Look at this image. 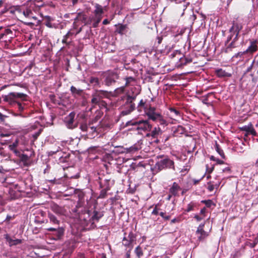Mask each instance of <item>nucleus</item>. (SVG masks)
<instances>
[{"label": "nucleus", "instance_id": "f257e3e1", "mask_svg": "<svg viewBox=\"0 0 258 258\" xmlns=\"http://www.w3.org/2000/svg\"><path fill=\"white\" fill-rule=\"evenodd\" d=\"M3 98L4 101L8 103L10 106L17 108L20 112L25 109V104L22 103L27 100V95L24 93L11 92L3 96Z\"/></svg>", "mask_w": 258, "mask_h": 258}, {"label": "nucleus", "instance_id": "f03ea898", "mask_svg": "<svg viewBox=\"0 0 258 258\" xmlns=\"http://www.w3.org/2000/svg\"><path fill=\"white\" fill-rule=\"evenodd\" d=\"M126 126L132 125L134 129L138 131V133L141 134L142 132H146L151 128V125L147 120L136 119L131 120L126 122Z\"/></svg>", "mask_w": 258, "mask_h": 258}, {"label": "nucleus", "instance_id": "7ed1b4c3", "mask_svg": "<svg viewBox=\"0 0 258 258\" xmlns=\"http://www.w3.org/2000/svg\"><path fill=\"white\" fill-rule=\"evenodd\" d=\"M93 12L94 15L90 16L88 19V23L92 24L94 28L98 26V24L100 22L102 18V14L104 13V10L105 7H103L101 5L96 4Z\"/></svg>", "mask_w": 258, "mask_h": 258}, {"label": "nucleus", "instance_id": "20e7f679", "mask_svg": "<svg viewBox=\"0 0 258 258\" xmlns=\"http://www.w3.org/2000/svg\"><path fill=\"white\" fill-rule=\"evenodd\" d=\"M242 28V25L238 22H234L233 23L232 26L229 29V32L231 33L230 36H229L227 38V42H229L231 40L232 37L233 35H235V36L234 38V40H236L238 38V34Z\"/></svg>", "mask_w": 258, "mask_h": 258}, {"label": "nucleus", "instance_id": "39448f33", "mask_svg": "<svg viewBox=\"0 0 258 258\" xmlns=\"http://www.w3.org/2000/svg\"><path fill=\"white\" fill-rule=\"evenodd\" d=\"M156 166L161 170L165 168H174V162L168 158H164L157 162Z\"/></svg>", "mask_w": 258, "mask_h": 258}, {"label": "nucleus", "instance_id": "423d86ee", "mask_svg": "<svg viewBox=\"0 0 258 258\" xmlns=\"http://www.w3.org/2000/svg\"><path fill=\"white\" fill-rule=\"evenodd\" d=\"M48 217L49 219L50 222L52 224L56 225V227L49 228L47 229V230H48L49 231H55L57 229H58L59 233V234L62 233V229L61 228V229L59 228V227L58 226V225L59 224V221L57 219V218H56V217L54 215H53V214H52L51 213H48Z\"/></svg>", "mask_w": 258, "mask_h": 258}, {"label": "nucleus", "instance_id": "0eeeda50", "mask_svg": "<svg viewBox=\"0 0 258 258\" xmlns=\"http://www.w3.org/2000/svg\"><path fill=\"white\" fill-rule=\"evenodd\" d=\"M75 116L76 113L74 112H72L64 118V122L68 128L72 129L76 126L74 124Z\"/></svg>", "mask_w": 258, "mask_h": 258}, {"label": "nucleus", "instance_id": "6e6552de", "mask_svg": "<svg viewBox=\"0 0 258 258\" xmlns=\"http://www.w3.org/2000/svg\"><path fill=\"white\" fill-rule=\"evenodd\" d=\"M145 112L149 118L153 121H156L161 115L160 113L156 111V109L153 107H150L145 111Z\"/></svg>", "mask_w": 258, "mask_h": 258}, {"label": "nucleus", "instance_id": "1a4fd4ad", "mask_svg": "<svg viewBox=\"0 0 258 258\" xmlns=\"http://www.w3.org/2000/svg\"><path fill=\"white\" fill-rule=\"evenodd\" d=\"M258 42L257 40H251L250 42V45L248 47L247 49L243 52H239L235 56L237 57L238 55H241L245 53H252L256 51H257L258 47H257Z\"/></svg>", "mask_w": 258, "mask_h": 258}, {"label": "nucleus", "instance_id": "9d476101", "mask_svg": "<svg viewBox=\"0 0 258 258\" xmlns=\"http://www.w3.org/2000/svg\"><path fill=\"white\" fill-rule=\"evenodd\" d=\"M204 225L205 224H200L196 231L198 239L200 241L204 240L209 235V232L204 230Z\"/></svg>", "mask_w": 258, "mask_h": 258}, {"label": "nucleus", "instance_id": "9b49d317", "mask_svg": "<svg viewBox=\"0 0 258 258\" xmlns=\"http://www.w3.org/2000/svg\"><path fill=\"white\" fill-rule=\"evenodd\" d=\"M100 131V128L89 126L88 130L86 133V135H87L90 138H94L98 135V133Z\"/></svg>", "mask_w": 258, "mask_h": 258}, {"label": "nucleus", "instance_id": "f8f14e48", "mask_svg": "<svg viewBox=\"0 0 258 258\" xmlns=\"http://www.w3.org/2000/svg\"><path fill=\"white\" fill-rule=\"evenodd\" d=\"M241 131H245L247 134H251L252 135L256 136V133L254 129L252 124L250 123L247 125H244L240 128Z\"/></svg>", "mask_w": 258, "mask_h": 258}, {"label": "nucleus", "instance_id": "ddd939ff", "mask_svg": "<svg viewBox=\"0 0 258 258\" xmlns=\"http://www.w3.org/2000/svg\"><path fill=\"white\" fill-rule=\"evenodd\" d=\"M162 134V131L159 127H155L150 133L147 134V137H152L153 138H157Z\"/></svg>", "mask_w": 258, "mask_h": 258}, {"label": "nucleus", "instance_id": "4468645a", "mask_svg": "<svg viewBox=\"0 0 258 258\" xmlns=\"http://www.w3.org/2000/svg\"><path fill=\"white\" fill-rule=\"evenodd\" d=\"M51 208L53 212L58 215H63L66 213L65 209L57 205H53Z\"/></svg>", "mask_w": 258, "mask_h": 258}, {"label": "nucleus", "instance_id": "2eb2a0df", "mask_svg": "<svg viewBox=\"0 0 258 258\" xmlns=\"http://www.w3.org/2000/svg\"><path fill=\"white\" fill-rule=\"evenodd\" d=\"M17 156L19 157L20 161L23 163L24 166H28L30 165V157L28 155L22 154L19 152V155Z\"/></svg>", "mask_w": 258, "mask_h": 258}, {"label": "nucleus", "instance_id": "dca6fc26", "mask_svg": "<svg viewBox=\"0 0 258 258\" xmlns=\"http://www.w3.org/2000/svg\"><path fill=\"white\" fill-rule=\"evenodd\" d=\"M181 189L180 186L176 182H173L172 186L169 189V192L173 196H176L178 192Z\"/></svg>", "mask_w": 258, "mask_h": 258}, {"label": "nucleus", "instance_id": "f3484780", "mask_svg": "<svg viewBox=\"0 0 258 258\" xmlns=\"http://www.w3.org/2000/svg\"><path fill=\"white\" fill-rule=\"evenodd\" d=\"M116 30L115 32L120 35H123L125 34L127 32V26L126 25L123 24H118L116 25Z\"/></svg>", "mask_w": 258, "mask_h": 258}, {"label": "nucleus", "instance_id": "a211bd4d", "mask_svg": "<svg viewBox=\"0 0 258 258\" xmlns=\"http://www.w3.org/2000/svg\"><path fill=\"white\" fill-rule=\"evenodd\" d=\"M115 79L116 76L114 75L107 76L105 80V85L108 86L112 85L115 82Z\"/></svg>", "mask_w": 258, "mask_h": 258}, {"label": "nucleus", "instance_id": "6ab92c4d", "mask_svg": "<svg viewBox=\"0 0 258 258\" xmlns=\"http://www.w3.org/2000/svg\"><path fill=\"white\" fill-rule=\"evenodd\" d=\"M216 74L219 77H230L231 76V74L226 72L225 70L222 69H217L216 71Z\"/></svg>", "mask_w": 258, "mask_h": 258}, {"label": "nucleus", "instance_id": "aec40b11", "mask_svg": "<svg viewBox=\"0 0 258 258\" xmlns=\"http://www.w3.org/2000/svg\"><path fill=\"white\" fill-rule=\"evenodd\" d=\"M135 107V105L134 104L132 103V102H130L127 103L126 105V109L122 111V114L123 115H127L129 114L131 112L134 110Z\"/></svg>", "mask_w": 258, "mask_h": 258}, {"label": "nucleus", "instance_id": "412c9836", "mask_svg": "<svg viewBox=\"0 0 258 258\" xmlns=\"http://www.w3.org/2000/svg\"><path fill=\"white\" fill-rule=\"evenodd\" d=\"M6 239L10 246L17 245L21 243V240L19 239H12L8 234L6 235Z\"/></svg>", "mask_w": 258, "mask_h": 258}, {"label": "nucleus", "instance_id": "4be33fe9", "mask_svg": "<svg viewBox=\"0 0 258 258\" xmlns=\"http://www.w3.org/2000/svg\"><path fill=\"white\" fill-rule=\"evenodd\" d=\"M18 146V141L16 140L14 143L12 144H10L9 146V148L10 150L12 151L16 155H19V151L16 149V148Z\"/></svg>", "mask_w": 258, "mask_h": 258}, {"label": "nucleus", "instance_id": "5701e85b", "mask_svg": "<svg viewBox=\"0 0 258 258\" xmlns=\"http://www.w3.org/2000/svg\"><path fill=\"white\" fill-rule=\"evenodd\" d=\"M23 14L26 18L36 19V17L33 16V13L30 9H26L23 11Z\"/></svg>", "mask_w": 258, "mask_h": 258}, {"label": "nucleus", "instance_id": "b1692460", "mask_svg": "<svg viewBox=\"0 0 258 258\" xmlns=\"http://www.w3.org/2000/svg\"><path fill=\"white\" fill-rule=\"evenodd\" d=\"M73 35V33L69 31L66 35L63 36V38L62 40V42L63 43H65L67 45H69L71 42V41H69L70 37Z\"/></svg>", "mask_w": 258, "mask_h": 258}, {"label": "nucleus", "instance_id": "393cba45", "mask_svg": "<svg viewBox=\"0 0 258 258\" xmlns=\"http://www.w3.org/2000/svg\"><path fill=\"white\" fill-rule=\"evenodd\" d=\"M95 93L97 94V96H99L101 99L107 97L109 95L108 92L106 91L99 90L96 91Z\"/></svg>", "mask_w": 258, "mask_h": 258}, {"label": "nucleus", "instance_id": "a878e982", "mask_svg": "<svg viewBox=\"0 0 258 258\" xmlns=\"http://www.w3.org/2000/svg\"><path fill=\"white\" fill-rule=\"evenodd\" d=\"M91 102L94 104H99L101 102V99L97 96V94L94 93L93 94V97L91 99Z\"/></svg>", "mask_w": 258, "mask_h": 258}, {"label": "nucleus", "instance_id": "bb28decb", "mask_svg": "<svg viewBox=\"0 0 258 258\" xmlns=\"http://www.w3.org/2000/svg\"><path fill=\"white\" fill-rule=\"evenodd\" d=\"M70 90L73 95H80L83 92L82 90L77 89L73 86L71 87Z\"/></svg>", "mask_w": 258, "mask_h": 258}, {"label": "nucleus", "instance_id": "cd10ccee", "mask_svg": "<svg viewBox=\"0 0 258 258\" xmlns=\"http://www.w3.org/2000/svg\"><path fill=\"white\" fill-rule=\"evenodd\" d=\"M140 147L138 145H134L133 146L126 148V152L127 153H134L140 149Z\"/></svg>", "mask_w": 258, "mask_h": 258}, {"label": "nucleus", "instance_id": "c85d7f7f", "mask_svg": "<svg viewBox=\"0 0 258 258\" xmlns=\"http://www.w3.org/2000/svg\"><path fill=\"white\" fill-rule=\"evenodd\" d=\"M122 243L125 246H127L130 248V249H132L133 246L132 245V242H130V240L127 238L126 236H124L122 240Z\"/></svg>", "mask_w": 258, "mask_h": 258}, {"label": "nucleus", "instance_id": "c756f323", "mask_svg": "<svg viewBox=\"0 0 258 258\" xmlns=\"http://www.w3.org/2000/svg\"><path fill=\"white\" fill-rule=\"evenodd\" d=\"M138 108L140 111H142V109H144L145 111L148 108V105L145 104V103L143 101V100H141L139 103Z\"/></svg>", "mask_w": 258, "mask_h": 258}, {"label": "nucleus", "instance_id": "7c9ffc66", "mask_svg": "<svg viewBox=\"0 0 258 258\" xmlns=\"http://www.w3.org/2000/svg\"><path fill=\"white\" fill-rule=\"evenodd\" d=\"M169 111L172 114V116L173 117H177L180 116L179 111L174 108H170Z\"/></svg>", "mask_w": 258, "mask_h": 258}, {"label": "nucleus", "instance_id": "2f4dec72", "mask_svg": "<svg viewBox=\"0 0 258 258\" xmlns=\"http://www.w3.org/2000/svg\"><path fill=\"white\" fill-rule=\"evenodd\" d=\"M215 149L216 151L218 153V154L221 156V157L224 159L225 158V155L223 151L220 148L219 145L217 144V143H216L215 145Z\"/></svg>", "mask_w": 258, "mask_h": 258}, {"label": "nucleus", "instance_id": "473e14b6", "mask_svg": "<svg viewBox=\"0 0 258 258\" xmlns=\"http://www.w3.org/2000/svg\"><path fill=\"white\" fill-rule=\"evenodd\" d=\"M90 82L94 86H98L99 85V80L96 77H91L90 80Z\"/></svg>", "mask_w": 258, "mask_h": 258}, {"label": "nucleus", "instance_id": "72a5a7b5", "mask_svg": "<svg viewBox=\"0 0 258 258\" xmlns=\"http://www.w3.org/2000/svg\"><path fill=\"white\" fill-rule=\"evenodd\" d=\"M102 216V215L101 213H99L96 211H94L92 218L93 220L98 221Z\"/></svg>", "mask_w": 258, "mask_h": 258}, {"label": "nucleus", "instance_id": "f704fd0d", "mask_svg": "<svg viewBox=\"0 0 258 258\" xmlns=\"http://www.w3.org/2000/svg\"><path fill=\"white\" fill-rule=\"evenodd\" d=\"M126 237L128 240H130V242H132V243L136 240L135 234L132 232H130L128 236Z\"/></svg>", "mask_w": 258, "mask_h": 258}, {"label": "nucleus", "instance_id": "c9c22d12", "mask_svg": "<svg viewBox=\"0 0 258 258\" xmlns=\"http://www.w3.org/2000/svg\"><path fill=\"white\" fill-rule=\"evenodd\" d=\"M135 252L139 257H140V256L143 255L142 249L140 246H137L136 247L135 249Z\"/></svg>", "mask_w": 258, "mask_h": 258}, {"label": "nucleus", "instance_id": "e433bc0d", "mask_svg": "<svg viewBox=\"0 0 258 258\" xmlns=\"http://www.w3.org/2000/svg\"><path fill=\"white\" fill-rule=\"evenodd\" d=\"M89 127V126H88L87 124L83 123L81 124L80 128L82 131L86 132L87 133Z\"/></svg>", "mask_w": 258, "mask_h": 258}, {"label": "nucleus", "instance_id": "4c0bfd02", "mask_svg": "<svg viewBox=\"0 0 258 258\" xmlns=\"http://www.w3.org/2000/svg\"><path fill=\"white\" fill-rule=\"evenodd\" d=\"M156 121H158L161 125H165L166 124V120L163 118V117L161 116H160V117L157 119Z\"/></svg>", "mask_w": 258, "mask_h": 258}, {"label": "nucleus", "instance_id": "58836bf2", "mask_svg": "<svg viewBox=\"0 0 258 258\" xmlns=\"http://www.w3.org/2000/svg\"><path fill=\"white\" fill-rule=\"evenodd\" d=\"M202 202L205 204L207 207H211L212 205H214L212 201L210 200L203 201Z\"/></svg>", "mask_w": 258, "mask_h": 258}, {"label": "nucleus", "instance_id": "ea45409f", "mask_svg": "<svg viewBox=\"0 0 258 258\" xmlns=\"http://www.w3.org/2000/svg\"><path fill=\"white\" fill-rule=\"evenodd\" d=\"M235 40H234L229 44V45L226 48L225 51L226 52H228L229 51L231 50L232 48H234L235 46L234 45V41Z\"/></svg>", "mask_w": 258, "mask_h": 258}, {"label": "nucleus", "instance_id": "a19ab883", "mask_svg": "<svg viewBox=\"0 0 258 258\" xmlns=\"http://www.w3.org/2000/svg\"><path fill=\"white\" fill-rule=\"evenodd\" d=\"M194 206H195L194 204L192 203H190V204H189L187 205V208L186 210H185V211L189 212L193 210V208H194Z\"/></svg>", "mask_w": 258, "mask_h": 258}, {"label": "nucleus", "instance_id": "79ce46f5", "mask_svg": "<svg viewBox=\"0 0 258 258\" xmlns=\"http://www.w3.org/2000/svg\"><path fill=\"white\" fill-rule=\"evenodd\" d=\"M211 159L214 161H216L217 163H218L220 164H222L224 163V161L220 160L219 159H216L214 156H211Z\"/></svg>", "mask_w": 258, "mask_h": 258}, {"label": "nucleus", "instance_id": "37998d69", "mask_svg": "<svg viewBox=\"0 0 258 258\" xmlns=\"http://www.w3.org/2000/svg\"><path fill=\"white\" fill-rule=\"evenodd\" d=\"M159 215L164 219L167 220L170 219L169 216H165V213L163 212H160Z\"/></svg>", "mask_w": 258, "mask_h": 258}, {"label": "nucleus", "instance_id": "c03bdc74", "mask_svg": "<svg viewBox=\"0 0 258 258\" xmlns=\"http://www.w3.org/2000/svg\"><path fill=\"white\" fill-rule=\"evenodd\" d=\"M208 184H209V186L208 187V190L210 191H212L215 188V185L211 184V182L208 183Z\"/></svg>", "mask_w": 258, "mask_h": 258}, {"label": "nucleus", "instance_id": "a18cd8bd", "mask_svg": "<svg viewBox=\"0 0 258 258\" xmlns=\"http://www.w3.org/2000/svg\"><path fill=\"white\" fill-rule=\"evenodd\" d=\"M4 34L5 35H8L10 34H12V31L11 30L9 29H6L4 31Z\"/></svg>", "mask_w": 258, "mask_h": 258}, {"label": "nucleus", "instance_id": "49530a36", "mask_svg": "<svg viewBox=\"0 0 258 258\" xmlns=\"http://www.w3.org/2000/svg\"><path fill=\"white\" fill-rule=\"evenodd\" d=\"M134 80L133 77H128L126 78V85H127L131 82Z\"/></svg>", "mask_w": 258, "mask_h": 258}, {"label": "nucleus", "instance_id": "de8ad7c7", "mask_svg": "<svg viewBox=\"0 0 258 258\" xmlns=\"http://www.w3.org/2000/svg\"><path fill=\"white\" fill-rule=\"evenodd\" d=\"M158 213H159L158 209L157 208V205H156L155 208L154 209V210H153V211L152 212V214L153 215H157L158 214Z\"/></svg>", "mask_w": 258, "mask_h": 258}, {"label": "nucleus", "instance_id": "09e8293b", "mask_svg": "<svg viewBox=\"0 0 258 258\" xmlns=\"http://www.w3.org/2000/svg\"><path fill=\"white\" fill-rule=\"evenodd\" d=\"M7 117L6 115H3L0 112V120L2 121H4L5 118Z\"/></svg>", "mask_w": 258, "mask_h": 258}, {"label": "nucleus", "instance_id": "8fccbe9b", "mask_svg": "<svg viewBox=\"0 0 258 258\" xmlns=\"http://www.w3.org/2000/svg\"><path fill=\"white\" fill-rule=\"evenodd\" d=\"M204 176H202V177L201 179H199V180L193 179L194 184H195V185L198 184L199 182V181L204 177Z\"/></svg>", "mask_w": 258, "mask_h": 258}, {"label": "nucleus", "instance_id": "3c124183", "mask_svg": "<svg viewBox=\"0 0 258 258\" xmlns=\"http://www.w3.org/2000/svg\"><path fill=\"white\" fill-rule=\"evenodd\" d=\"M194 218L197 219L198 221H201L203 219V218L199 216L198 215H195Z\"/></svg>", "mask_w": 258, "mask_h": 258}, {"label": "nucleus", "instance_id": "603ef678", "mask_svg": "<svg viewBox=\"0 0 258 258\" xmlns=\"http://www.w3.org/2000/svg\"><path fill=\"white\" fill-rule=\"evenodd\" d=\"M102 23L103 25H107L109 23V21L107 19H104Z\"/></svg>", "mask_w": 258, "mask_h": 258}, {"label": "nucleus", "instance_id": "864d4df0", "mask_svg": "<svg viewBox=\"0 0 258 258\" xmlns=\"http://www.w3.org/2000/svg\"><path fill=\"white\" fill-rule=\"evenodd\" d=\"M157 40H158V44H160L162 42V38L161 37H158L157 38Z\"/></svg>", "mask_w": 258, "mask_h": 258}, {"label": "nucleus", "instance_id": "5fc2aeb1", "mask_svg": "<svg viewBox=\"0 0 258 258\" xmlns=\"http://www.w3.org/2000/svg\"><path fill=\"white\" fill-rule=\"evenodd\" d=\"M213 169H214V167H212V168L211 169H209L208 168V166L207 165V170L208 171V172L209 173L212 172Z\"/></svg>", "mask_w": 258, "mask_h": 258}, {"label": "nucleus", "instance_id": "6e6d98bb", "mask_svg": "<svg viewBox=\"0 0 258 258\" xmlns=\"http://www.w3.org/2000/svg\"><path fill=\"white\" fill-rule=\"evenodd\" d=\"M206 212V209L205 208H203L202 209H201L200 212L201 214H204Z\"/></svg>", "mask_w": 258, "mask_h": 258}, {"label": "nucleus", "instance_id": "4d7b16f0", "mask_svg": "<svg viewBox=\"0 0 258 258\" xmlns=\"http://www.w3.org/2000/svg\"><path fill=\"white\" fill-rule=\"evenodd\" d=\"M177 221H178L177 219H176V218H174V219H172V220L171 221V223H175V222H177Z\"/></svg>", "mask_w": 258, "mask_h": 258}, {"label": "nucleus", "instance_id": "13d9d810", "mask_svg": "<svg viewBox=\"0 0 258 258\" xmlns=\"http://www.w3.org/2000/svg\"><path fill=\"white\" fill-rule=\"evenodd\" d=\"M184 59H185V61L184 62V64H186V63H187L189 62H190V61H191V60H190V59H189V60H188V59H187V58H184Z\"/></svg>", "mask_w": 258, "mask_h": 258}, {"label": "nucleus", "instance_id": "bf43d9fd", "mask_svg": "<svg viewBox=\"0 0 258 258\" xmlns=\"http://www.w3.org/2000/svg\"><path fill=\"white\" fill-rule=\"evenodd\" d=\"M5 35L4 34V33H2L0 34V40L3 39L4 36H5Z\"/></svg>", "mask_w": 258, "mask_h": 258}, {"label": "nucleus", "instance_id": "052dcab7", "mask_svg": "<svg viewBox=\"0 0 258 258\" xmlns=\"http://www.w3.org/2000/svg\"><path fill=\"white\" fill-rule=\"evenodd\" d=\"M25 24H26V25L29 26L30 25H31L32 24V23L31 22H24Z\"/></svg>", "mask_w": 258, "mask_h": 258}, {"label": "nucleus", "instance_id": "680f3d73", "mask_svg": "<svg viewBox=\"0 0 258 258\" xmlns=\"http://www.w3.org/2000/svg\"><path fill=\"white\" fill-rule=\"evenodd\" d=\"M255 166L257 167H258V159L256 160L255 163Z\"/></svg>", "mask_w": 258, "mask_h": 258}, {"label": "nucleus", "instance_id": "e2e57ef3", "mask_svg": "<svg viewBox=\"0 0 258 258\" xmlns=\"http://www.w3.org/2000/svg\"><path fill=\"white\" fill-rule=\"evenodd\" d=\"M171 195H169L168 196V197H167V200H170V199H171Z\"/></svg>", "mask_w": 258, "mask_h": 258}, {"label": "nucleus", "instance_id": "0e129e2a", "mask_svg": "<svg viewBox=\"0 0 258 258\" xmlns=\"http://www.w3.org/2000/svg\"><path fill=\"white\" fill-rule=\"evenodd\" d=\"M72 2L73 4L74 5L78 2V0H72Z\"/></svg>", "mask_w": 258, "mask_h": 258}, {"label": "nucleus", "instance_id": "69168bd1", "mask_svg": "<svg viewBox=\"0 0 258 258\" xmlns=\"http://www.w3.org/2000/svg\"><path fill=\"white\" fill-rule=\"evenodd\" d=\"M3 202H2V199L1 196H0V205H2Z\"/></svg>", "mask_w": 258, "mask_h": 258}, {"label": "nucleus", "instance_id": "338daca9", "mask_svg": "<svg viewBox=\"0 0 258 258\" xmlns=\"http://www.w3.org/2000/svg\"><path fill=\"white\" fill-rule=\"evenodd\" d=\"M3 4V2L2 1V0H0V7L2 6Z\"/></svg>", "mask_w": 258, "mask_h": 258}, {"label": "nucleus", "instance_id": "774afa93", "mask_svg": "<svg viewBox=\"0 0 258 258\" xmlns=\"http://www.w3.org/2000/svg\"><path fill=\"white\" fill-rule=\"evenodd\" d=\"M220 184V182H218L217 184H216V186L217 188H218Z\"/></svg>", "mask_w": 258, "mask_h": 258}]
</instances>
